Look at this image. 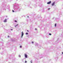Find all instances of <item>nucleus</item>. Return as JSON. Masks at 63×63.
I'll list each match as a JSON object with an SVG mask.
<instances>
[{"label": "nucleus", "instance_id": "nucleus-1", "mask_svg": "<svg viewBox=\"0 0 63 63\" xmlns=\"http://www.w3.org/2000/svg\"><path fill=\"white\" fill-rule=\"evenodd\" d=\"M24 55L25 58H27V54H25Z\"/></svg>", "mask_w": 63, "mask_h": 63}, {"label": "nucleus", "instance_id": "nucleus-2", "mask_svg": "<svg viewBox=\"0 0 63 63\" xmlns=\"http://www.w3.org/2000/svg\"><path fill=\"white\" fill-rule=\"evenodd\" d=\"M22 36H21V38H22V37L23 36V35H24V33H23V32H22Z\"/></svg>", "mask_w": 63, "mask_h": 63}, {"label": "nucleus", "instance_id": "nucleus-3", "mask_svg": "<svg viewBox=\"0 0 63 63\" xmlns=\"http://www.w3.org/2000/svg\"><path fill=\"white\" fill-rule=\"evenodd\" d=\"M51 1H50L49 2H48L47 3V4H50L51 3Z\"/></svg>", "mask_w": 63, "mask_h": 63}, {"label": "nucleus", "instance_id": "nucleus-4", "mask_svg": "<svg viewBox=\"0 0 63 63\" xmlns=\"http://www.w3.org/2000/svg\"><path fill=\"white\" fill-rule=\"evenodd\" d=\"M54 4H55V2L52 3V6H54Z\"/></svg>", "mask_w": 63, "mask_h": 63}, {"label": "nucleus", "instance_id": "nucleus-5", "mask_svg": "<svg viewBox=\"0 0 63 63\" xmlns=\"http://www.w3.org/2000/svg\"><path fill=\"white\" fill-rule=\"evenodd\" d=\"M7 22V19H5V20H4V22Z\"/></svg>", "mask_w": 63, "mask_h": 63}, {"label": "nucleus", "instance_id": "nucleus-6", "mask_svg": "<svg viewBox=\"0 0 63 63\" xmlns=\"http://www.w3.org/2000/svg\"><path fill=\"white\" fill-rule=\"evenodd\" d=\"M55 27H56V23L55 24Z\"/></svg>", "mask_w": 63, "mask_h": 63}, {"label": "nucleus", "instance_id": "nucleus-7", "mask_svg": "<svg viewBox=\"0 0 63 63\" xmlns=\"http://www.w3.org/2000/svg\"><path fill=\"white\" fill-rule=\"evenodd\" d=\"M26 35H28V33H26Z\"/></svg>", "mask_w": 63, "mask_h": 63}, {"label": "nucleus", "instance_id": "nucleus-8", "mask_svg": "<svg viewBox=\"0 0 63 63\" xmlns=\"http://www.w3.org/2000/svg\"><path fill=\"white\" fill-rule=\"evenodd\" d=\"M25 63H27V61H25Z\"/></svg>", "mask_w": 63, "mask_h": 63}, {"label": "nucleus", "instance_id": "nucleus-9", "mask_svg": "<svg viewBox=\"0 0 63 63\" xmlns=\"http://www.w3.org/2000/svg\"><path fill=\"white\" fill-rule=\"evenodd\" d=\"M15 22H17V21H16V20H15Z\"/></svg>", "mask_w": 63, "mask_h": 63}, {"label": "nucleus", "instance_id": "nucleus-10", "mask_svg": "<svg viewBox=\"0 0 63 63\" xmlns=\"http://www.w3.org/2000/svg\"><path fill=\"white\" fill-rule=\"evenodd\" d=\"M49 35H51V33H49Z\"/></svg>", "mask_w": 63, "mask_h": 63}, {"label": "nucleus", "instance_id": "nucleus-11", "mask_svg": "<svg viewBox=\"0 0 63 63\" xmlns=\"http://www.w3.org/2000/svg\"><path fill=\"white\" fill-rule=\"evenodd\" d=\"M20 48H21V47H22L21 46H20Z\"/></svg>", "mask_w": 63, "mask_h": 63}, {"label": "nucleus", "instance_id": "nucleus-12", "mask_svg": "<svg viewBox=\"0 0 63 63\" xmlns=\"http://www.w3.org/2000/svg\"><path fill=\"white\" fill-rule=\"evenodd\" d=\"M32 44H33V43H34V42H32Z\"/></svg>", "mask_w": 63, "mask_h": 63}, {"label": "nucleus", "instance_id": "nucleus-13", "mask_svg": "<svg viewBox=\"0 0 63 63\" xmlns=\"http://www.w3.org/2000/svg\"><path fill=\"white\" fill-rule=\"evenodd\" d=\"M27 32H29V31H28V30H27Z\"/></svg>", "mask_w": 63, "mask_h": 63}, {"label": "nucleus", "instance_id": "nucleus-14", "mask_svg": "<svg viewBox=\"0 0 63 63\" xmlns=\"http://www.w3.org/2000/svg\"><path fill=\"white\" fill-rule=\"evenodd\" d=\"M18 25V24H17L16 25V26H17Z\"/></svg>", "mask_w": 63, "mask_h": 63}, {"label": "nucleus", "instance_id": "nucleus-15", "mask_svg": "<svg viewBox=\"0 0 63 63\" xmlns=\"http://www.w3.org/2000/svg\"><path fill=\"white\" fill-rule=\"evenodd\" d=\"M13 12H14V11L13 10Z\"/></svg>", "mask_w": 63, "mask_h": 63}, {"label": "nucleus", "instance_id": "nucleus-16", "mask_svg": "<svg viewBox=\"0 0 63 63\" xmlns=\"http://www.w3.org/2000/svg\"><path fill=\"white\" fill-rule=\"evenodd\" d=\"M13 30V29H11V30H12V31Z\"/></svg>", "mask_w": 63, "mask_h": 63}, {"label": "nucleus", "instance_id": "nucleus-17", "mask_svg": "<svg viewBox=\"0 0 63 63\" xmlns=\"http://www.w3.org/2000/svg\"><path fill=\"white\" fill-rule=\"evenodd\" d=\"M35 30H37V29H35Z\"/></svg>", "mask_w": 63, "mask_h": 63}, {"label": "nucleus", "instance_id": "nucleus-18", "mask_svg": "<svg viewBox=\"0 0 63 63\" xmlns=\"http://www.w3.org/2000/svg\"><path fill=\"white\" fill-rule=\"evenodd\" d=\"M62 54H63V52H62Z\"/></svg>", "mask_w": 63, "mask_h": 63}, {"label": "nucleus", "instance_id": "nucleus-19", "mask_svg": "<svg viewBox=\"0 0 63 63\" xmlns=\"http://www.w3.org/2000/svg\"><path fill=\"white\" fill-rule=\"evenodd\" d=\"M48 10H49L50 9V8H48Z\"/></svg>", "mask_w": 63, "mask_h": 63}, {"label": "nucleus", "instance_id": "nucleus-20", "mask_svg": "<svg viewBox=\"0 0 63 63\" xmlns=\"http://www.w3.org/2000/svg\"><path fill=\"white\" fill-rule=\"evenodd\" d=\"M15 27H16V26H15Z\"/></svg>", "mask_w": 63, "mask_h": 63}, {"label": "nucleus", "instance_id": "nucleus-21", "mask_svg": "<svg viewBox=\"0 0 63 63\" xmlns=\"http://www.w3.org/2000/svg\"><path fill=\"white\" fill-rule=\"evenodd\" d=\"M28 17H29V16H28Z\"/></svg>", "mask_w": 63, "mask_h": 63}, {"label": "nucleus", "instance_id": "nucleus-22", "mask_svg": "<svg viewBox=\"0 0 63 63\" xmlns=\"http://www.w3.org/2000/svg\"><path fill=\"white\" fill-rule=\"evenodd\" d=\"M8 37H9V36H8Z\"/></svg>", "mask_w": 63, "mask_h": 63}]
</instances>
